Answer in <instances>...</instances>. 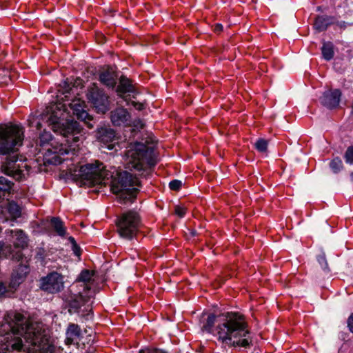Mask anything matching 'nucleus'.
I'll return each instance as SVG.
<instances>
[{"instance_id":"nucleus-1","label":"nucleus","mask_w":353,"mask_h":353,"mask_svg":"<svg viewBox=\"0 0 353 353\" xmlns=\"http://www.w3.org/2000/svg\"><path fill=\"white\" fill-rule=\"evenodd\" d=\"M0 353H56L41 323L10 310L0 324Z\"/></svg>"},{"instance_id":"nucleus-2","label":"nucleus","mask_w":353,"mask_h":353,"mask_svg":"<svg viewBox=\"0 0 353 353\" xmlns=\"http://www.w3.org/2000/svg\"><path fill=\"white\" fill-rule=\"evenodd\" d=\"M60 110L53 112L48 119L49 125L57 134L65 139V143H59L52 137L51 133L44 130L40 133L38 143L40 146H48L43 155V164L59 165L68 159L65 155L74 154L75 148L84 137V129L80 123L73 119L63 117Z\"/></svg>"},{"instance_id":"nucleus-3","label":"nucleus","mask_w":353,"mask_h":353,"mask_svg":"<svg viewBox=\"0 0 353 353\" xmlns=\"http://www.w3.org/2000/svg\"><path fill=\"white\" fill-rule=\"evenodd\" d=\"M114 172L108 170L103 163H88L82 165L79 175L84 183L89 185H106L110 182L113 194L126 203L134 200L139 192V179L126 170Z\"/></svg>"},{"instance_id":"nucleus-4","label":"nucleus","mask_w":353,"mask_h":353,"mask_svg":"<svg viewBox=\"0 0 353 353\" xmlns=\"http://www.w3.org/2000/svg\"><path fill=\"white\" fill-rule=\"evenodd\" d=\"M215 323L217 339L223 345L234 348H248L252 345L248 323L243 314L233 312L218 316L210 314L202 325L203 331L212 333Z\"/></svg>"},{"instance_id":"nucleus-5","label":"nucleus","mask_w":353,"mask_h":353,"mask_svg":"<svg viewBox=\"0 0 353 353\" xmlns=\"http://www.w3.org/2000/svg\"><path fill=\"white\" fill-rule=\"evenodd\" d=\"M23 139L24 128L21 125H0V155L6 156L1 171L19 181L24 180L31 169L28 159L17 153Z\"/></svg>"},{"instance_id":"nucleus-6","label":"nucleus","mask_w":353,"mask_h":353,"mask_svg":"<svg viewBox=\"0 0 353 353\" xmlns=\"http://www.w3.org/2000/svg\"><path fill=\"white\" fill-rule=\"evenodd\" d=\"M126 168L130 170L141 171L152 168L157 163L153 145L136 142L126 150Z\"/></svg>"},{"instance_id":"nucleus-7","label":"nucleus","mask_w":353,"mask_h":353,"mask_svg":"<svg viewBox=\"0 0 353 353\" xmlns=\"http://www.w3.org/2000/svg\"><path fill=\"white\" fill-rule=\"evenodd\" d=\"M70 294L65 299V305L70 314H79L82 306L85 305V310H88L90 305L88 302L92 297H86L85 293L78 289L70 288Z\"/></svg>"},{"instance_id":"nucleus-8","label":"nucleus","mask_w":353,"mask_h":353,"mask_svg":"<svg viewBox=\"0 0 353 353\" xmlns=\"http://www.w3.org/2000/svg\"><path fill=\"white\" fill-rule=\"evenodd\" d=\"M87 98L98 113L104 114L108 110V96L96 84L88 90Z\"/></svg>"},{"instance_id":"nucleus-9","label":"nucleus","mask_w":353,"mask_h":353,"mask_svg":"<svg viewBox=\"0 0 353 353\" xmlns=\"http://www.w3.org/2000/svg\"><path fill=\"white\" fill-rule=\"evenodd\" d=\"M40 288L48 293L55 294L64 288L63 276L57 272H52L39 280Z\"/></svg>"},{"instance_id":"nucleus-10","label":"nucleus","mask_w":353,"mask_h":353,"mask_svg":"<svg viewBox=\"0 0 353 353\" xmlns=\"http://www.w3.org/2000/svg\"><path fill=\"white\" fill-rule=\"evenodd\" d=\"M92 276L93 274L89 270H82L71 288L85 292L86 297H93L95 294V289L93 288L94 280Z\"/></svg>"},{"instance_id":"nucleus-11","label":"nucleus","mask_w":353,"mask_h":353,"mask_svg":"<svg viewBox=\"0 0 353 353\" xmlns=\"http://www.w3.org/2000/svg\"><path fill=\"white\" fill-rule=\"evenodd\" d=\"M96 138L109 150H113L115 145L118 144L117 133L110 127L103 126L98 128L96 131Z\"/></svg>"},{"instance_id":"nucleus-12","label":"nucleus","mask_w":353,"mask_h":353,"mask_svg":"<svg viewBox=\"0 0 353 353\" xmlns=\"http://www.w3.org/2000/svg\"><path fill=\"white\" fill-rule=\"evenodd\" d=\"M17 261H20L21 263L12 273L10 286L13 289H16L19 284L23 282L30 272V267L28 264V261L26 258L24 257L23 254V258Z\"/></svg>"},{"instance_id":"nucleus-13","label":"nucleus","mask_w":353,"mask_h":353,"mask_svg":"<svg viewBox=\"0 0 353 353\" xmlns=\"http://www.w3.org/2000/svg\"><path fill=\"white\" fill-rule=\"evenodd\" d=\"M342 93L339 89L325 91L319 97L321 104L329 110H332L339 105Z\"/></svg>"},{"instance_id":"nucleus-14","label":"nucleus","mask_w":353,"mask_h":353,"mask_svg":"<svg viewBox=\"0 0 353 353\" xmlns=\"http://www.w3.org/2000/svg\"><path fill=\"white\" fill-rule=\"evenodd\" d=\"M110 120L114 126H127L131 123V115L127 109L117 108L110 113Z\"/></svg>"},{"instance_id":"nucleus-15","label":"nucleus","mask_w":353,"mask_h":353,"mask_svg":"<svg viewBox=\"0 0 353 353\" xmlns=\"http://www.w3.org/2000/svg\"><path fill=\"white\" fill-rule=\"evenodd\" d=\"M138 222H116V227L120 236L131 239L137 232Z\"/></svg>"},{"instance_id":"nucleus-16","label":"nucleus","mask_w":353,"mask_h":353,"mask_svg":"<svg viewBox=\"0 0 353 353\" xmlns=\"http://www.w3.org/2000/svg\"><path fill=\"white\" fill-rule=\"evenodd\" d=\"M12 234L13 239L12 248L14 251L20 250L22 252V250L28 247V236L21 230H13L12 231Z\"/></svg>"},{"instance_id":"nucleus-17","label":"nucleus","mask_w":353,"mask_h":353,"mask_svg":"<svg viewBox=\"0 0 353 353\" xmlns=\"http://www.w3.org/2000/svg\"><path fill=\"white\" fill-rule=\"evenodd\" d=\"M73 108V114L77 117L79 120L83 121L89 128H93V124L91 121L93 118L89 113L85 110L80 103H74L72 104Z\"/></svg>"},{"instance_id":"nucleus-18","label":"nucleus","mask_w":353,"mask_h":353,"mask_svg":"<svg viewBox=\"0 0 353 353\" xmlns=\"http://www.w3.org/2000/svg\"><path fill=\"white\" fill-rule=\"evenodd\" d=\"M334 17L327 15H318L314 21V28L319 32L325 31L327 28L334 24Z\"/></svg>"},{"instance_id":"nucleus-19","label":"nucleus","mask_w":353,"mask_h":353,"mask_svg":"<svg viewBox=\"0 0 353 353\" xmlns=\"http://www.w3.org/2000/svg\"><path fill=\"white\" fill-rule=\"evenodd\" d=\"M0 256L19 261L23 258V253L20 250L14 251L12 245H6L3 241H0Z\"/></svg>"},{"instance_id":"nucleus-20","label":"nucleus","mask_w":353,"mask_h":353,"mask_svg":"<svg viewBox=\"0 0 353 353\" xmlns=\"http://www.w3.org/2000/svg\"><path fill=\"white\" fill-rule=\"evenodd\" d=\"M116 92L118 95L122 96L127 93H134L135 92V88L132 84V81L129 78L122 75L119 78V82L116 88Z\"/></svg>"},{"instance_id":"nucleus-21","label":"nucleus","mask_w":353,"mask_h":353,"mask_svg":"<svg viewBox=\"0 0 353 353\" xmlns=\"http://www.w3.org/2000/svg\"><path fill=\"white\" fill-rule=\"evenodd\" d=\"M65 342L67 345L74 344L81 336V328L77 324L70 323L65 332Z\"/></svg>"},{"instance_id":"nucleus-22","label":"nucleus","mask_w":353,"mask_h":353,"mask_svg":"<svg viewBox=\"0 0 353 353\" xmlns=\"http://www.w3.org/2000/svg\"><path fill=\"white\" fill-rule=\"evenodd\" d=\"M99 81L103 85L112 89H114L117 84L116 77L109 69L100 73Z\"/></svg>"},{"instance_id":"nucleus-23","label":"nucleus","mask_w":353,"mask_h":353,"mask_svg":"<svg viewBox=\"0 0 353 353\" xmlns=\"http://www.w3.org/2000/svg\"><path fill=\"white\" fill-rule=\"evenodd\" d=\"M14 183L4 176H0V202L8 196L12 190Z\"/></svg>"},{"instance_id":"nucleus-24","label":"nucleus","mask_w":353,"mask_h":353,"mask_svg":"<svg viewBox=\"0 0 353 353\" xmlns=\"http://www.w3.org/2000/svg\"><path fill=\"white\" fill-rule=\"evenodd\" d=\"M334 46L331 41H323L321 48L322 57L327 61L332 60L334 56Z\"/></svg>"},{"instance_id":"nucleus-25","label":"nucleus","mask_w":353,"mask_h":353,"mask_svg":"<svg viewBox=\"0 0 353 353\" xmlns=\"http://www.w3.org/2000/svg\"><path fill=\"white\" fill-rule=\"evenodd\" d=\"M6 209L11 216V221L16 220L22 214V208L14 201L8 202Z\"/></svg>"},{"instance_id":"nucleus-26","label":"nucleus","mask_w":353,"mask_h":353,"mask_svg":"<svg viewBox=\"0 0 353 353\" xmlns=\"http://www.w3.org/2000/svg\"><path fill=\"white\" fill-rule=\"evenodd\" d=\"M141 216L137 211L129 210L122 214L121 218H117L116 221H140Z\"/></svg>"},{"instance_id":"nucleus-27","label":"nucleus","mask_w":353,"mask_h":353,"mask_svg":"<svg viewBox=\"0 0 353 353\" xmlns=\"http://www.w3.org/2000/svg\"><path fill=\"white\" fill-rule=\"evenodd\" d=\"M330 168L334 174L339 173L343 168V162L340 157L334 158L330 162Z\"/></svg>"},{"instance_id":"nucleus-28","label":"nucleus","mask_w":353,"mask_h":353,"mask_svg":"<svg viewBox=\"0 0 353 353\" xmlns=\"http://www.w3.org/2000/svg\"><path fill=\"white\" fill-rule=\"evenodd\" d=\"M187 212V208L183 205H176L174 207V214L179 219L183 218Z\"/></svg>"},{"instance_id":"nucleus-29","label":"nucleus","mask_w":353,"mask_h":353,"mask_svg":"<svg viewBox=\"0 0 353 353\" xmlns=\"http://www.w3.org/2000/svg\"><path fill=\"white\" fill-rule=\"evenodd\" d=\"M53 223V228L57 234L61 236H64L66 234V228L63 225V222H52Z\"/></svg>"},{"instance_id":"nucleus-30","label":"nucleus","mask_w":353,"mask_h":353,"mask_svg":"<svg viewBox=\"0 0 353 353\" xmlns=\"http://www.w3.org/2000/svg\"><path fill=\"white\" fill-rule=\"evenodd\" d=\"M268 141L264 139H259L255 143V148L260 152H265L268 149Z\"/></svg>"},{"instance_id":"nucleus-31","label":"nucleus","mask_w":353,"mask_h":353,"mask_svg":"<svg viewBox=\"0 0 353 353\" xmlns=\"http://www.w3.org/2000/svg\"><path fill=\"white\" fill-rule=\"evenodd\" d=\"M344 159L347 163L353 164V145L349 146L344 154Z\"/></svg>"},{"instance_id":"nucleus-32","label":"nucleus","mask_w":353,"mask_h":353,"mask_svg":"<svg viewBox=\"0 0 353 353\" xmlns=\"http://www.w3.org/2000/svg\"><path fill=\"white\" fill-rule=\"evenodd\" d=\"M317 261H318L319 263L320 264L321 268L324 271H327V272L329 271L328 264H327L325 254H319L317 256Z\"/></svg>"},{"instance_id":"nucleus-33","label":"nucleus","mask_w":353,"mask_h":353,"mask_svg":"<svg viewBox=\"0 0 353 353\" xmlns=\"http://www.w3.org/2000/svg\"><path fill=\"white\" fill-rule=\"evenodd\" d=\"M28 125L30 128H35L37 130H41L42 124L40 122L39 119H38L37 118L29 119L28 120Z\"/></svg>"},{"instance_id":"nucleus-34","label":"nucleus","mask_w":353,"mask_h":353,"mask_svg":"<svg viewBox=\"0 0 353 353\" xmlns=\"http://www.w3.org/2000/svg\"><path fill=\"white\" fill-rule=\"evenodd\" d=\"M182 186V182L177 179H174L169 183V188L174 191H179Z\"/></svg>"},{"instance_id":"nucleus-35","label":"nucleus","mask_w":353,"mask_h":353,"mask_svg":"<svg viewBox=\"0 0 353 353\" xmlns=\"http://www.w3.org/2000/svg\"><path fill=\"white\" fill-rule=\"evenodd\" d=\"M8 288H10L12 290L13 289L10 285L8 286ZM8 292V286L6 285V284L1 282L0 283V295L1 296L6 295Z\"/></svg>"},{"instance_id":"nucleus-36","label":"nucleus","mask_w":353,"mask_h":353,"mask_svg":"<svg viewBox=\"0 0 353 353\" xmlns=\"http://www.w3.org/2000/svg\"><path fill=\"white\" fill-rule=\"evenodd\" d=\"M139 353H167L166 352L160 349H153L147 350H141Z\"/></svg>"},{"instance_id":"nucleus-37","label":"nucleus","mask_w":353,"mask_h":353,"mask_svg":"<svg viewBox=\"0 0 353 353\" xmlns=\"http://www.w3.org/2000/svg\"><path fill=\"white\" fill-rule=\"evenodd\" d=\"M347 326L350 331L353 333V313L351 314L347 319Z\"/></svg>"},{"instance_id":"nucleus-38","label":"nucleus","mask_w":353,"mask_h":353,"mask_svg":"<svg viewBox=\"0 0 353 353\" xmlns=\"http://www.w3.org/2000/svg\"><path fill=\"white\" fill-rule=\"evenodd\" d=\"M72 250L76 256L81 255V249L77 243L73 245Z\"/></svg>"},{"instance_id":"nucleus-39","label":"nucleus","mask_w":353,"mask_h":353,"mask_svg":"<svg viewBox=\"0 0 353 353\" xmlns=\"http://www.w3.org/2000/svg\"><path fill=\"white\" fill-rule=\"evenodd\" d=\"M133 105L138 110H142L144 108V105L141 103L134 102Z\"/></svg>"},{"instance_id":"nucleus-40","label":"nucleus","mask_w":353,"mask_h":353,"mask_svg":"<svg viewBox=\"0 0 353 353\" xmlns=\"http://www.w3.org/2000/svg\"><path fill=\"white\" fill-rule=\"evenodd\" d=\"M334 24H336L341 29H345L347 27V23L345 21H337Z\"/></svg>"},{"instance_id":"nucleus-41","label":"nucleus","mask_w":353,"mask_h":353,"mask_svg":"<svg viewBox=\"0 0 353 353\" xmlns=\"http://www.w3.org/2000/svg\"><path fill=\"white\" fill-rule=\"evenodd\" d=\"M214 30L215 32H220L223 30V26L221 23H216L214 26Z\"/></svg>"},{"instance_id":"nucleus-42","label":"nucleus","mask_w":353,"mask_h":353,"mask_svg":"<svg viewBox=\"0 0 353 353\" xmlns=\"http://www.w3.org/2000/svg\"><path fill=\"white\" fill-rule=\"evenodd\" d=\"M46 221H49V219H46ZM50 221H61V219L59 217H52Z\"/></svg>"},{"instance_id":"nucleus-43","label":"nucleus","mask_w":353,"mask_h":353,"mask_svg":"<svg viewBox=\"0 0 353 353\" xmlns=\"http://www.w3.org/2000/svg\"><path fill=\"white\" fill-rule=\"evenodd\" d=\"M69 241L71 242L72 245L77 243L75 239L72 236L69 237Z\"/></svg>"},{"instance_id":"nucleus-44","label":"nucleus","mask_w":353,"mask_h":353,"mask_svg":"<svg viewBox=\"0 0 353 353\" xmlns=\"http://www.w3.org/2000/svg\"><path fill=\"white\" fill-rule=\"evenodd\" d=\"M192 236H195L196 234V232L194 230H191Z\"/></svg>"},{"instance_id":"nucleus-45","label":"nucleus","mask_w":353,"mask_h":353,"mask_svg":"<svg viewBox=\"0 0 353 353\" xmlns=\"http://www.w3.org/2000/svg\"><path fill=\"white\" fill-rule=\"evenodd\" d=\"M351 181H353V171L350 173Z\"/></svg>"},{"instance_id":"nucleus-46","label":"nucleus","mask_w":353,"mask_h":353,"mask_svg":"<svg viewBox=\"0 0 353 353\" xmlns=\"http://www.w3.org/2000/svg\"><path fill=\"white\" fill-rule=\"evenodd\" d=\"M81 225L82 227H85V225L83 224V221H81Z\"/></svg>"},{"instance_id":"nucleus-47","label":"nucleus","mask_w":353,"mask_h":353,"mask_svg":"<svg viewBox=\"0 0 353 353\" xmlns=\"http://www.w3.org/2000/svg\"><path fill=\"white\" fill-rule=\"evenodd\" d=\"M352 110H353V102H352Z\"/></svg>"},{"instance_id":"nucleus-48","label":"nucleus","mask_w":353,"mask_h":353,"mask_svg":"<svg viewBox=\"0 0 353 353\" xmlns=\"http://www.w3.org/2000/svg\"><path fill=\"white\" fill-rule=\"evenodd\" d=\"M1 232V228H0V232Z\"/></svg>"}]
</instances>
